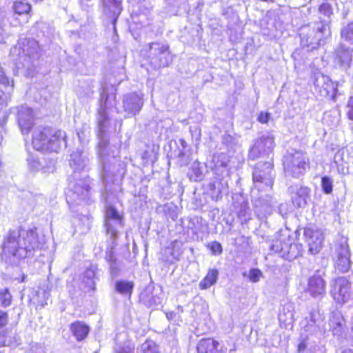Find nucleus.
<instances>
[{"label": "nucleus", "mask_w": 353, "mask_h": 353, "mask_svg": "<svg viewBox=\"0 0 353 353\" xmlns=\"http://www.w3.org/2000/svg\"><path fill=\"white\" fill-rule=\"evenodd\" d=\"M31 6L29 3L23 1H16L14 3L13 9L18 14H27L30 10Z\"/></svg>", "instance_id": "37998d69"}, {"label": "nucleus", "mask_w": 353, "mask_h": 353, "mask_svg": "<svg viewBox=\"0 0 353 353\" xmlns=\"http://www.w3.org/2000/svg\"><path fill=\"white\" fill-rule=\"evenodd\" d=\"M104 226L107 234L112 240V244H115L119 231L123 226V220L122 215L110 205L105 208Z\"/></svg>", "instance_id": "9b49d317"}, {"label": "nucleus", "mask_w": 353, "mask_h": 353, "mask_svg": "<svg viewBox=\"0 0 353 353\" xmlns=\"http://www.w3.org/2000/svg\"><path fill=\"white\" fill-rule=\"evenodd\" d=\"M287 243V239L283 240H275L272 242L270 246L271 251L278 253L281 257L283 258V254L284 251V244Z\"/></svg>", "instance_id": "79ce46f5"}, {"label": "nucleus", "mask_w": 353, "mask_h": 353, "mask_svg": "<svg viewBox=\"0 0 353 353\" xmlns=\"http://www.w3.org/2000/svg\"><path fill=\"white\" fill-rule=\"evenodd\" d=\"M180 227L182 228V231L180 233L183 232V234L186 235L184 240L188 241L190 239H193L195 235L199 232H203L207 227V224L202 218L194 216L192 218L181 219Z\"/></svg>", "instance_id": "dca6fc26"}, {"label": "nucleus", "mask_w": 353, "mask_h": 353, "mask_svg": "<svg viewBox=\"0 0 353 353\" xmlns=\"http://www.w3.org/2000/svg\"><path fill=\"white\" fill-rule=\"evenodd\" d=\"M27 161L30 168L32 170H42L44 172H46L53 171L54 170V163L52 162H50V163H52V166H47L46 168L43 165L42 163L40 161L37 157L29 155Z\"/></svg>", "instance_id": "f704fd0d"}, {"label": "nucleus", "mask_w": 353, "mask_h": 353, "mask_svg": "<svg viewBox=\"0 0 353 353\" xmlns=\"http://www.w3.org/2000/svg\"><path fill=\"white\" fill-rule=\"evenodd\" d=\"M219 276L218 270L210 269L206 276L200 281L199 287L202 290H207L216 283Z\"/></svg>", "instance_id": "2f4dec72"}, {"label": "nucleus", "mask_w": 353, "mask_h": 353, "mask_svg": "<svg viewBox=\"0 0 353 353\" xmlns=\"http://www.w3.org/2000/svg\"><path fill=\"white\" fill-rule=\"evenodd\" d=\"M262 154H263V151L255 142L253 146L249 150V158L251 159H255L259 157Z\"/></svg>", "instance_id": "09e8293b"}, {"label": "nucleus", "mask_w": 353, "mask_h": 353, "mask_svg": "<svg viewBox=\"0 0 353 353\" xmlns=\"http://www.w3.org/2000/svg\"><path fill=\"white\" fill-rule=\"evenodd\" d=\"M262 272L258 268H252L249 271L248 279L252 283H257L262 277Z\"/></svg>", "instance_id": "49530a36"}, {"label": "nucleus", "mask_w": 353, "mask_h": 353, "mask_svg": "<svg viewBox=\"0 0 353 353\" xmlns=\"http://www.w3.org/2000/svg\"><path fill=\"white\" fill-rule=\"evenodd\" d=\"M175 313L174 312H167L166 313V317L168 320L173 319V318L175 316Z\"/></svg>", "instance_id": "0e129e2a"}, {"label": "nucleus", "mask_w": 353, "mask_h": 353, "mask_svg": "<svg viewBox=\"0 0 353 353\" xmlns=\"http://www.w3.org/2000/svg\"><path fill=\"white\" fill-rule=\"evenodd\" d=\"M0 83L5 87L10 86L12 88H14V81L12 79H10L6 74L3 68L0 70Z\"/></svg>", "instance_id": "de8ad7c7"}, {"label": "nucleus", "mask_w": 353, "mask_h": 353, "mask_svg": "<svg viewBox=\"0 0 353 353\" xmlns=\"http://www.w3.org/2000/svg\"><path fill=\"white\" fill-rule=\"evenodd\" d=\"M341 37L344 41L353 44V21L341 28Z\"/></svg>", "instance_id": "ea45409f"}, {"label": "nucleus", "mask_w": 353, "mask_h": 353, "mask_svg": "<svg viewBox=\"0 0 353 353\" xmlns=\"http://www.w3.org/2000/svg\"><path fill=\"white\" fill-rule=\"evenodd\" d=\"M285 314H283L281 312L279 313V320L280 321H287L288 320H292V314L291 312H289L288 314H287V316L285 318H283V316Z\"/></svg>", "instance_id": "e2e57ef3"}, {"label": "nucleus", "mask_w": 353, "mask_h": 353, "mask_svg": "<svg viewBox=\"0 0 353 353\" xmlns=\"http://www.w3.org/2000/svg\"><path fill=\"white\" fill-rule=\"evenodd\" d=\"M304 236L309 246V252L312 254L318 253L323 241L322 232L319 230L307 228L304 230Z\"/></svg>", "instance_id": "aec40b11"}, {"label": "nucleus", "mask_w": 353, "mask_h": 353, "mask_svg": "<svg viewBox=\"0 0 353 353\" xmlns=\"http://www.w3.org/2000/svg\"><path fill=\"white\" fill-rule=\"evenodd\" d=\"M223 143L231 148L238 143L237 140L230 135H224L223 138Z\"/></svg>", "instance_id": "6e6d98bb"}, {"label": "nucleus", "mask_w": 353, "mask_h": 353, "mask_svg": "<svg viewBox=\"0 0 353 353\" xmlns=\"http://www.w3.org/2000/svg\"><path fill=\"white\" fill-rule=\"evenodd\" d=\"M301 327L309 334L321 332L325 329V318L316 307L311 309L307 316L301 322Z\"/></svg>", "instance_id": "ddd939ff"}, {"label": "nucleus", "mask_w": 353, "mask_h": 353, "mask_svg": "<svg viewBox=\"0 0 353 353\" xmlns=\"http://www.w3.org/2000/svg\"><path fill=\"white\" fill-rule=\"evenodd\" d=\"M306 339H307L306 338L303 339L302 341L298 345L297 350H298L299 353H301L306 350L307 346V343H306Z\"/></svg>", "instance_id": "052dcab7"}, {"label": "nucleus", "mask_w": 353, "mask_h": 353, "mask_svg": "<svg viewBox=\"0 0 353 353\" xmlns=\"http://www.w3.org/2000/svg\"><path fill=\"white\" fill-rule=\"evenodd\" d=\"M70 330L77 341L84 340L90 332V327L85 322L77 321L70 325Z\"/></svg>", "instance_id": "bb28decb"}, {"label": "nucleus", "mask_w": 353, "mask_h": 353, "mask_svg": "<svg viewBox=\"0 0 353 353\" xmlns=\"http://www.w3.org/2000/svg\"><path fill=\"white\" fill-rule=\"evenodd\" d=\"M333 182L332 179L328 176H323L321 178V187L323 191L325 194H330L332 191Z\"/></svg>", "instance_id": "a18cd8bd"}, {"label": "nucleus", "mask_w": 353, "mask_h": 353, "mask_svg": "<svg viewBox=\"0 0 353 353\" xmlns=\"http://www.w3.org/2000/svg\"><path fill=\"white\" fill-rule=\"evenodd\" d=\"M285 172L294 178L303 176L310 169V161L307 154L301 150L288 152L283 159Z\"/></svg>", "instance_id": "39448f33"}, {"label": "nucleus", "mask_w": 353, "mask_h": 353, "mask_svg": "<svg viewBox=\"0 0 353 353\" xmlns=\"http://www.w3.org/2000/svg\"><path fill=\"white\" fill-rule=\"evenodd\" d=\"M271 118V114L267 112H261L257 117L259 122L261 123H268Z\"/></svg>", "instance_id": "4d7b16f0"}, {"label": "nucleus", "mask_w": 353, "mask_h": 353, "mask_svg": "<svg viewBox=\"0 0 353 353\" xmlns=\"http://www.w3.org/2000/svg\"><path fill=\"white\" fill-rule=\"evenodd\" d=\"M8 321V314L6 312L0 310V328L5 326Z\"/></svg>", "instance_id": "bf43d9fd"}, {"label": "nucleus", "mask_w": 353, "mask_h": 353, "mask_svg": "<svg viewBox=\"0 0 353 353\" xmlns=\"http://www.w3.org/2000/svg\"><path fill=\"white\" fill-rule=\"evenodd\" d=\"M161 259L168 265H174L176 259L175 255V241L171 243L170 246L165 248L161 252Z\"/></svg>", "instance_id": "473e14b6"}, {"label": "nucleus", "mask_w": 353, "mask_h": 353, "mask_svg": "<svg viewBox=\"0 0 353 353\" xmlns=\"http://www.w3.org/2000/svg\"><path fill=\"white\" fill-rule=\"evenodd\" d=\"M331 294L334 299L339 303L347 302L351 296V285L345 277H339L331 284Z\"/></svg>", "instance_id": "f3484780"}, {"label": "nucleus", "mask_w": 353, "mask_h": 353, "mask_svg": "<svg viewBox=\"0 0 353 353\" xmlns=\"http://www.w3.org/2000/svg\"><path fill=\"white\" fill-rule=\"evenodd\" d=\"M45 237L35 230L20 228L10 230L4 236L1 259L10 266H19L27 258L43 248Z\"/></svg>", "instance_id": "f03ea898"}, {"label": "nucleus", "mask_w": 353, "mask_h": 353, "mask_svg": "<svg viewBox=\"0 0 353 353\" xmlns=\"http://www.w3.org/2000/svg\"><path fill=\"white\" fill-rule=\"evenodd\" d=\"M314 85L321 96L334 99L337 92V83L320 72L314 73Z\"/></svg>", "instance_id": "4468645a"}, {"label": "nucleus", "mask_w": 353, "mask_h": 353, "mask_svg": "<svg viewBox=\"0 0 353 353\" xmlns=\"http://www.w3.org/2000/svg\"><path fill=\"white\" fill-rule=\"evenodd\" d=\"M144 52L148 60L154 68L168 66L172 60L168 46L160 43L149 44Z\"/></svg>", "instance_id": "1a4fd4ad"}, {"label": "nucleus", "mask_w": 353, "mask_h": 353, "mask_svg": "<svg viewBox=\"0 0 353 353\" xmlns=\"http://www.w3.org/2000/svg\"><path fill=\"white\" fill-rule=\"evenodd\" d=\"M347 115L349 119L353 121V97L349 99L347 104Z\"/></svg>", "instance_id": "13d9d810"}, {"label": "nucleus", "mask_w": 353, "mask_h": 353, "mask_svg": "<svg viewBox=\"0 0 353 353\" xmlns=\"http://www.w3.org/2000/svg\"><path fill=\"white\" fill-rule=\"evenodd\" d=\"M74 181H70L69 188L65 193L66 201L69 205L79 204L81 201L90 199V180L88 176L78 179L77 176H72Z\"/></svg>", "instance_id": "0eeeda50"}, {"label": "nucleus", "mask_w": 353, "mask_h": 353, "mask_svg": "<svg viewBox=\"0 0 353 353\" xmlns=\"http://www.w3.org/2000/svg\"><path fill=\"white\" fill-rule=\"evenodd\" d=\"M341 353H353V351L350 349H345Z\"/></svg>", "instance_id": "69168bd1"}, {"label": "nucleus", "mask_w": 353, "mask_h": 353, "mask_svg": "<svg viewBox=\"0 0 353 353\" xmlns=\"http://www.w3.org/2000/svg\"><path fill=\"white\" fill-rule=\"evenodd\" d=\"M319 13L323 15L325 17L329 19L330 17L332 14V9L330 4L328 3H323L320 6Z\"/></svg>", "instance_id": "8fccbe9b"}, {"label": "nucleus", "mask_w": 353, "mask_h": 353, "mask_svg": "<svg viewBox=\"0 0 353 353\" xmlns=\"http://www.w3.org/2000/svg\"><path fill=\"white\" fill-rule=\"evenodd\" d=\"M3 92L2 91L0 90V104L3 102Z\"/></svg>", "instance_id": "338daca9"}, {"label": "nucleus", "mask_w": 353, "mask_h": 353, "mask_svg": "<svg viewBox=\"0 0 353 353\" xmlns=\"http://www.w3.org/2000/svg\"><path fill=\"white\" fill-rule=\"evenodd\" d=\"M65 133L62 130H53L50 128H37L34 130L32 144L41 152H58L63 143H65Z\"/></svg>", "instance_id": "7ed1b4c3"}, {"label": "nucleus", "mask_w": 353, "mask_h": 353, "mask_svg": "<svg viewBox=\"0 0 353 353\" xmlns=\"http://www.w3.org/2000/svg\"><path fill=\"white\" fill-rule=\"evenodd\" d=\"M70 157V165L74 170L73 176H77V172L88 169L89 158L85 150L77 149Z\"/></svg>", "instance_id": "6ab92c4d"}, {"label": "nucleus", "mask_w": 353, "mask_h": 353, "mask_svg": "<svg viewBox=\"0 0 353 353\" xmlns=\"http://www.w3.org/2000/svg\"><path fill=\"white\" fill-rule=\"evenodd\" d=\"M134 288V283L132 281L119 280L115 283V290L123 296L130 299Z\"/></svg>", "instance_id": "7c9ffc66"}, {"label": "nucleus", "mask_w": 353, "mask_h": 353, "mask_svg": "<svg viewBox=\"0 0 353 353\" xmlns=\"http://www.w3.org/2000/svg\"><path fill=\"white\" fill-rule=\"evenodd\" d=\"M105 259L109 264L112 276H116L119 271L120 263L116 258L112 248L110 250L106 252Z\"/></svg>", "instance_id": "72a5a7b5"}, {"label": "nucleus", "mask_w": 353, "mask_h": 353, "mask_svg": "<svg viewBox=\"0 0 353 353\" xmlns=\"http://www.w3.org/2000/svg\"><path fill=\"white\" fill-rule=\"evenodd\" d=\"M140 300L148 307H155L161 303V299L153 294L152 288L150 286L147 287L141 293Z\"/></svg>", "instance_id": "cd10ccee"}, {"label": "nucleus", "mask_w": 353, "mask_h": 353, "mask_svg": "<svg viewBox=\"0 0 353 353\" xmlns=\"http://www.w3.org/2000/svg\"><path fill=\"white\" fill-rule=\"evenodd\" d=\"M335 267L341 272H346L351 266L350 251L347 238L340 236L335 243Z\"/></svg>", "instance_id": "f8f14e48"}, {"label": "nucleus", "mask_w": 353, "mask_h": 353, "mask_svg": "<svg viewBox=\"0 0 353 353\" xmlns=\"http://www.w3.org/2000/svg\"><path fill=\"white\" fill-rule=\"evenodd\" d=\"M213 163L214 166L212 169L216 174L219 176H223L225 174H228L230 159L227 154L221 152L214 155Z\"/></svg>", "instance_id": "393cba45"}, {"label": "nucleus", "mask_w": 353, "mask_h": 353, "mask_svg": "<svg viewBox=\"0 0 353 353\" xmlns=\"http://www.w3.org/2000/svg\"><path fill=\"white\" fill-rule=\"evenodd\" d=\"M137 353H160L157 344L151 340H146L137 350Z\"/></svg>", "instance_id": "4c0bfd02"}, {"label": "nucleus", "mask_w": 353, "mask_h": 353, "mask_svg": "<svg viewBox=\"0 0 353 353\" xmlns=\"http://www.w3.org/2000/svg\"><path fill=\"white\" fill-rule=\"evenodd\" d=\"M208 248L214 255H220L223 252L222 245L219 242L216 241L210 243L208 245Z\"/></svg>", "instance_id": "3c124183"}, {"label": "nucleus", "mask_w": 353, "mask_h": 353, "mask_svg": "<svg viewBox=\"0 0 353 353\" xmlns=\"http://www.w3.org/2000/svg\"><path fill=\"white\" fill-rule=\"evenodd\" d=\"M114 353H134V347L130 345H119L115 347Z\"/></svg>", "instance_id": "5fc2aeb1"}, {"label": "nucleus", "mask_w": 353, "mask_h": 353, "mask_svg": "<svg viewBox=\"0 0 353 353\" xmlns=\"http://www.w3.org/2000/svg\"><path fill=\"white\" fill-rule=\"evenodd\" d=\"M190 180L197 181H201L203 176V172L200 168V163L194 162L188 173Z\"/></svg>", "instance_id": "58836bf2"}, {"label": "nucleus", "mask_w": 353, "mask_h": 353, "mask_svg": "<svg viewBox=\"0 0 353 353\" xmlns=\"http://www.w3.org/2000/svg\"><path fill=\"white\" fill-rule=\"evenodd\" d=\"M103 7L104 14L110 19L113 25V28L116 31V22L121 14V1L119 0H100Z\"/></svg>", "instance_id": "4be33fe9"}, {"label": "nucleus", "mask_w": 353, "mask_h": 353, "mask_svg": "<svg viewBox=\"0 0 353 353\" xmlns=\"http://www.w3.org/2000/svg\"><path fill=\"white\" fill-rule=\"evenodd\" d=\"M110 98L114 99L115 96L108 94L105 89L103 88L97 117V136L99 139L98 155L101 166V178L108 192L118 190L125 173L126 167L125 164L119 159V148L116 146H110L105 139L107 132H116L117 126L118 131H120L122 125V121L117 120L114 127L110 126V119L107 113V109L112 105L109 102Z\"/></svg>", "instance_id": "f257e3e1"}, {"label": "nucleus", "mask_w": 353, "mask_h": 353, "mask_svg": "<svg viewBox=\"0 0 353 353\" xmlns=\"http://www.w3.org/2000/svg\"><path fill=\"white\" fill-rule=\"evenodd\" d=\"M83 130H82L81 131H77V136L79 137V141L83 143L85 141V138H86V130H87V128L83 126Z\"/></svg>", "instance_id": "680f3d73"}, {"label": "nucleus", "mask_w": 353, "mask_h": 353, "mask_svg": "<svg viewBox=\"0 0 353 353\" xmlns=\"http://www.w3.org/2000/svg\"><path fill=\"white\" fill-rule=\"evenodd\" d=\"M310 189L300 183L290 185L288 192L292 205L296 208H304L310 199Z\"/></svg>", "instance_id": "2eb2a0df"}, {"label": "nucleus", "mask_w": 353, "mask_h": 353, "mask_svg": "<svg viewBox=\"0 0 353 353\" xmlns=\"http://www.w3.org/2000/svg\"><path fill=\"white\" fill-rule=\"evenodd\" d=\"M219 343L212 339H203L197 345L198 353H216Z\"/></svg>", "instance_id": "c756f323"}, {"label": "nucleus", "mask_w": 353, "mask_h": 353, "mask_svg": "<svg viewBox=\"0 0 353 353\" xmlns=\"http://www.w3.org/2000/svg\"><path fill=\"white\" fill-rule=\"evenodd\" d=\"M325 290V282L321 276L315 274L309 279L307 291L313 297L322 296Z\"/></svg>", "instance_id": "b1692460"}, {"label": "nucleus", "mask_w": 353, "mask_h": 353, "mask_svg": "<svg viewBox=\"0 0 353 353\" xmlns=\"http://www.w3.org/2000/svg\"><path fill=\"white\" fill-rule=\"evenodd\" d=\"M18 123L23 134H28L33 126L32 109L21 106L18 110Z\"/></svg>", "instance_id": "5701e85b"}, {"label": "nucleus", "mask_w": 353, "mask_h": 353, "mask_svg": "<svg viewBox=\"0 0 353 353\" xmlns=\"http://www.w3.org/2000/svg\"><path fill=\"white\" fill-rule=\"evenodd\" d=\"M12 296L7 288L0 290V306L7 307L11 303Z\"/></svg>", "instance_id": "c03bdc74"}, {"label": "nucleus", "mask_w": 353, "mask_h": 353, "mask_svg": "<svg viewBox=\"0 0 353 353\" xmlns=\"http://www.w3.org/2000/svg\"><path fill=\"white\" fill-rule=\"evenodd\" d=\"M96 269L94 267L88 268L84 273V283L85 285L90 290H95L96 285Z\"/></svg>", "instance_id": "e433bc0d"}, {"label": "nucleus", "mask_w": 353, "mask_h": 353, "mask_svg": "<svg viewBox=\"0 0 353 353\" xmlns=\"http://www.w3.org/2000/svg\"><path fill=\"white\" fill-rule=\"evenodd\" d=\"M255 142L261 148L263 154L270 152L274 146V138L271 136H263Z\"/></svg>", "instance_id": "c9c22d12"}, {"label": "nucleus", "mask_w": 353, "mask_h": 353, "mask_svg": "<svg viewBox=\"0 0 353 353\" xmlns=\"http://www.w3.org/2000/svg\"><path fill=\"white\" fill-rule=\"evenodd\" d=\"M252 180L255 192H266L271 190L274 184L273 165L270 162H259L252 172Z\"/></svg>", "instance_id": "423d86ee"}, {"label": "nucleus", "mask_w": 353, "mask_h": 353, "mask_svg": "<svg viewBox=\"0 0 353 353\" xmlns=\"http://www.w3.org/2000/svg\"><path fill=\"white\" fill-rule=\"evenodd\" d=\"M239 216L246 220L250 215V208L247 203L242 204L238 212Z\"/></svg>", "instance_id": "864d4df0"}, {"label": "nucleus", "mask_w": 353, "mask_h": 353, "mask_svg": "<svg viewBox=\"0 0 353 353\" xmlns=\"http://www.w3.org/2000/svg\"><path fill=\"white\" fill-rule=\"evenodd\" d=\"M327 20L323 19V22L319 24L316 28H310L309 26H303L300 30L301 45L306 48L307 51L313 50L319 47L322 41L324 32L327 29Z\"/></svg>", "instance_id": "6e6552de"}, {"label": "nucleus", "mask_w": 353, "mask_h": 353, "mask_svg": "<svg viewBox=\"0 0 353 353\" xmlns=\"http://www.w3.org/2000/svg\"><path fill=\"white\" fill-rule=\"evenodd\" d=\"M353 48L347 46L343 43H340L334 51V63L340 68L347 70L350 68L352 61Z\"/></svg>", "instance_id": "a211bd4d"}, {"label": "nucleus", "mask_w": 353, "mask_h": 353, "mask_svg": "<svg viewBox=\"0 0 353 353\" xmlns=\"http://www.w3.org/2000/svg\"><path fill=\"white\" fill-rule=\"evenodd\" d=\"M10 55L17 61L19 68L21 65L30 70L40 56L38 42L34 39H20L17 44L11 48Z\"/></svg>", "instance_id": "20e7f679"}, {"label": "nucleus", "mask_w": 353, "mask_h": 353, "mask_svg": "<svg viewBox=\"0 0 353 353\" xmlns=\"http://www.w3.org/2000/svg\"><path fill=\"white\" fill-rule=\"evenodd\" d=\"M79 221L83 223V230L82 232H86L90 230L91 227L92 220L89 216L82 215L79 218Z\"/></svg>", "instance_id": "603ef678"}, {"label": "nucleus", "mask_w": 353, "mask_h": 353, "mask_svg": "<svg viewBox=\"0 0 353 353\" xmlns=\"http://www.w3.org/2000/svg\"><path fill=\"white\" fill-rule=\"evenodd\" d=\"M344 325L345 321L341 312L338 311L332 312L330 318V327L333 334L341 336L343 332Z\"/></svg>", "instance_id": "c85d7f7f"}, {"label": "nucleus", "mask_w": 353, "mask_h": 353, "mask_svg": "<svg viewBox=\"0 0 353 353\" xmlns=\"http://www.w3.org/2000/svg\"><path fill=\"white\" fill-rule=\"evenodd\" d=\"M181 143L183 145V147H185V145H184L185 141L183 139L181 140Z\"/></svg>", "instance_id": "774afa93"}, {"label": "nucleus", "mask_w": 353, "mask_h": 353, "mask_svg": "<svg viewBox=\"0 0 353 353\" xmlns=\"http://www.w3.org/2000/svg\"><path fill=\"white\" fill-rule=\"evenodd\" d=\"M123 108L128 114L135 115L141 109L143 102L142 98L136 93H130L124 96Z\"/></svg>", "instance_id": "412c9836"}, {"label": "nucleus", "mask_w": 353, "mask_h": 353, "mask_svg": "<svg viewBox=\"0 0 353 353\" xmlns=\"http://www.w3.org/2000/svg\"><path fill=\"white\" fill-rule=\"evenodd\" d=\"M260 192L252 190V202L254 212L259 219L271 215L277 202L269 194H259Z\"/></svg>", "instance_id": "9d476101"}, {"label": "nucleus", "mask_w": 353, "mask_h": 353, "mask_svg": "<svg viewBox=\"0 0 353 353\" xmlns=\"http://www.w3.org/2000/svg\"><path fill=\"white\" fill-rule=\"evenodd\" d=\"M303 253V247L301 244L293 243L290 238L287 239V243L284 244V251L283 258L292 261Z\"/></svg>", "instance_id": "a878e982"}, {"label": "nucleus", "mask_w": 353, "mask_h": 353, "mask_svg": "<svg viewBox=\"0 0 353 353\" xmlns=\"http://www.w3.org/2000/svg\"><path fill=\"white\" fill-rule=\"evenodd\" d=\"M17 343L16 338L10 333L4 331L0 333V347L10 346Z\"/></svg>", "instance_id": "a19ab883"}]
</instances>
